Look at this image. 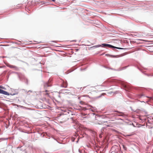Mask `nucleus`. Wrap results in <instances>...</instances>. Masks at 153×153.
Segmentation results:
<instances>
[{"label":"nucleus","mask_w":153,"mask_h":153,"mask_svg":"<svg viewBox=\"0 0 153 153\" xmlns=\"http://www.w3.org/2000/svg\"><path fill=\"white\" fill-rule=\"evenodd\" d=\"M100 46H101V47H109L110 48H117V49H122V48L116 47L114 46H112V45H110L109 44H102V45H100Z\"/></svg>","instance_id":"1"},{"label":"nucleus","mask_w":153,"mask_h":153,"mask_svg":"<svg viewBox=\"0 0 153 153\" xmlns=\"http://www.w3.org/2000/svg\"><path fill=\"white\" fill-rule=\"evenodd\" d=\"M118 149V146H113L111 149V150L112 151L111 152H113V151H114L115 153L117 152Z\"/></svg>","instance_id":"2"},{"label":"nucleus","mask_w":153,"mask_h":153,"mask_svg":"<svg viewBox=\"0 0 153 153\" xmlns=\"http://www.w3.org/2000/svg\"><path fill=\"white\" fill-rule=\"evenodd\" d=\"M67 86V84L66 83H65L62 86V87H66Z\"/></svg>","instance_id":"3"},{"label":"nucleus","mask_w":153,"mask_h":153,"mask_svg":"<svg viewBox=\"0 0 153 153\" xmlns=\"http://www.w3.org/2000/svg\"><path fill=\"white\" fill-rule=\"evenodd\" d=\"M10 68H16V66H15L13 65H10Z\"/></svg>","instance_id":"4"},{"label":"nucleus","mask_w":153,"mask_h":153,"mask_svg":"<svg viewBox=\"0 0 153 153\" xmlns=\"http://www.w3.org/2000/svg\"><path fill=\"white\" fill-rule=\"evenodd\" d=\"M123 147L124 150H126L127 149L126 147L124 145H123Z\"/></svg>","instance_id":"5"},{"label":"nucleus","mask_w":153,"mask_h":153,"mask_svg":"<svg viewBox=\"0 0 153 153\" xmlns=\"http://www.w3.org/2000/svg\"><path fill=\"white\" fill-rule=\"evenodd\" d=\"M80 103L82 104H84L85 103L83 102V101H80Z\"/></svg>","instance_id":"6"},{"label":"nucleus","mask_w":153,"mask_h":153,"mask_svg":"<svg viewBox=\"0 0 153 153\" xmlns=\"http://www.w3.org/2000/svg\"><path fill=\"white\" fill-rule=\"evenodd\" d=\"M44 86H45V87L49 86V85H48V84L47 83H46V84H45V85H44Z\"/></svg>","instance_id":"7"},{"label":"nucleus","mask_w":153,"mask_h":153,"mask_svg":"<svg viewBox=\"0 0 153 153\" xmlns=\"http://www.w3.org/2000/svg\"><path fill=\"white\" fill-rule=\"evenodd\" d=\"M105 123V122H103L102 123H98V124H103V123Z\"/></svg>","instance_id":"8"},{"label":"nucleus","mask_w":153,"mask_h":153,"mask_svg":"<svg viewBox=\"0 0 153 153\" xmlns=\"http://www.w3.org/2000/svg\"><path fill=\"white\" fill-rule=\"evenodd\" d=\"M90 110H91L92 111H93V110L91 108H90Z\"/></svg>","instance_id":"9"},{"label":"nucleus","mask_w":153,"mask_h":153,"mask_svg":"<svg viewBox=\"0 0 153 153\" xmlns=\"http://www.w3.org/2000/svg\"><path fill=\"white\" fill-rule=\"evenodd\" d=\"M83 109L84 110H86V109H85V108H83Z\"/></svg>","instance_id":"10"},{"label":"nucleus","mask_w":153,"mask_h":153,"mask_svg":"<svg viewBox=\"0 0 153 153\" xmlns=\"http://www.w3.org/2000/svg\"><path fill=\"white\" fill-rule=\"evenodd\" d=\"M46 95H48V93H46V94H45Z\"/></svg>","instance_id":"11"},{"label":"nucleus","mask_w":153,"mask_h":153,"mask_svg":"<svg viewBox=\"0 0 153 153\" xmlns=\"http://www.w3.org/2000/svg\"><path fill=\"white\" fill-rule=\"evenodd\" d=\"M53 1H55L56 0H52Z\"/></svg>","instance_id":"12"},{"label":"nucleus","mask_w":153,"mask_h":153,"mask_svg":"<svg viewBox=\"0 0 153 153\" xmlns=\"http://www.w3.org/2000/svg\"><path fill=\"white\" fill-rule=\"evenodd\" d=\"M45 91V92H47V91H47V90H46V91Z\"/></svg>","instance_id":"13"},{"label":"nucleus","mask_w":153,"mask_h":153,"mask_svg":"<svg viewBox=\"0 0 153 153\" xmlns=\"http://www.w3.org/2000/svg\"><path fill=\"white\" fill-rule=\"evenodd\" d=\"M91 107L93 108H94L93 107Z\"/></svg>","instance_id":"14"}]
</instances>
